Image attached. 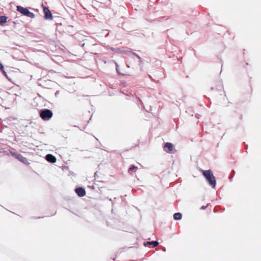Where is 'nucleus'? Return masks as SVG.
Listing matches in <instances>:
<instances>
[{
  "instance_id": "obj_1",
  "label": "nucleus",
  "mask_w": 261,
  "mask_h": 261,
  "mask_svg": "<svg viewBox=\"0 0 261 261\" xmlns=\"http://www.w3.org/2000/svg\"><path fill=\"white\" fill-rule=\"evenodd\" d=\"M202 174L205 177L209 184L214 188L216 186V181L211 170H202Z\"/></svg>"
},
{
  "instance_id": "obj_2",
  "label": "nucleus",
  "mask_w": 261,
  "mask_h": 261,
  "mask_svg": "<svg viewBox=\"0 0 261 261\" xmlns=\"http://www.w3.org/2000/svg\"><path fill=\"white\" fill-rule=\"evenodd\" d=\"M16 8L17 10L23 15L31 18L35 17V14L32 12H31L27 8H24L20 6H17Z\"/></svg>"
},
{
  "instance_id": "obj_3",
  "label": "nucleus",
  "mask_w": 261,
  "mask_h": 261,
  "mask_svg": "<svg viewBox=\"0 0 261 261\" xmlns=\"http://www.w3.org/2000/svg\"><path fill=\"white\" fill-rule=\"evenodd\" d=\"M40 117L44 120H48L53 117L52 112L48 109H44L40 112Z\"/></svg>"
},
{
  "instance_id": "obj_4",
  "label": "nucleus",
  "mask_w": 261,
  "mask_h": 261,
  "mask_svg": "<svg viewBox=\"0 0 261 261\" xmlns=\"http://www.w3.org/2000/svg\"><path fill=\"white\" fill-rule=\"evenodd\" d=\"M11 154L22 163L25 165L29 164L28 159L22 156L21 154L11 152Z\"/></svg>"
},
{
  "instance_id": "obj_5",
  "label": "nucleus",
  "mask_w": 261,
  "mask_h": 261,
  "mask_svg": "<svg viewBox=\"0 0 261 261\" xmlns=\"http://www.w3.org/2000/svg\"><path fill=\"white\" fill-rule=\"evenodd\" d=\"M43 10L44 14V19L52 20L53 19V16L49 9L47 7L43 6Z\"/></svg>"
},
{
  "instance_id": "obj_6",
  "label": "nucleus",
  "mask_w": 261,
  "mask_h": 261,
  "mask_svg": "<svg viewBox=\"0 0 261 261\" xmlns=\"http://www.w3.org/2000/svg\"><path fill=\"white\" fill-rule=\"evenodd\" d=\"M75 191L80 197H83L86 195V192L84 189L81 187L75 189Z\"/></svg>"
},
{
  "instance_id": "obj_7",
  "label": "nucleus",
  "mask_w": 261,
  "mask_h": 261,
  "mask_svg": "<svg viewBox=\"0 0 261 261\" xmlns=\"http://www.w3.org/2000/svg\"><path fill=\"white\" fill-rule=\"evenodd\" d=\"M164 149L166 152H170L173 149V145L171 143H165L164 146Z\"/></svg>"
},
{
  "instance_id": "obj_8",
  "label": "nucleus",
  "mask_w": 261,
  "mask_h": 261,
  "mask_svg": "<svg viewBox=\"0 0 261 261\" xmlns=\"http://www.w3.org/2000/svg\"><path fill=\"white\" fill-rule=\"evenodd\" d=\"M46 160L50 163H54L56 162L57 160L55 156L51 154H48L46 155Z\"/></svg>"
},
{
  "instance_id": "obj_9",
  "label": "nucleus",
  "mask_w": 261,
  "mask_h": 261,
  "mask_svg": "<svg viewBox=\"0 0 261 261\" xmlns=\"http://www.w3.org/2000/svg\"><path fill=\"white\" fill-rule=\"evenodd\" d=\"M173 218L175 220H179L182 218V215L180 213H176L174 214Z\"/></svg>"
},
{
  "instance_id": "obj_10",
  "label": "nucleus",
  "mask_w": 261,
  "mask_h": 261,
  "mask_svg": "<svg viewBox=\"0 0 261 261\" xmlns=\"http://www.w3.org/2000/svg\"><path fill=\"white\" fill-rule=\"evenodd\" d=\"M7 17L5 16H0V24H3L7 22Z\"/></svg>"
},
{
  "instance_id": "obj_11",
  "label": "nucleus",
  "mask_w": 261,
  "mask_h": 261,
  "mask_svg": "<svg viewBox=\"0 0 261 261\" xmlns=\"http://www.w3.org/2000/svg\"><path fill=\"white\" fill-rule=\"evenodd\" d=\"M146 244L153 245L154 247H156L159 245V243L158 242L155 241L152 242H147L146 243L144 244V245L146 246Z\"/></svg>"
},
{
  "instance_id": "obj_12",
  "label": "nucleus",
  "mask_w": 261,
  "mask_h": 261,
  "mask_svg": "<svg viewBox=\"0 0 261 261\" xmlns=\"http://www.w3.org/2000/svg\"><path fill=\"white\" fill-rule=\"evenodd\" d=\"M137 169H138V167L137 166H135V165H132L128 169V172L129 173L132 174V172L135 171V170Z\"/></svg>"
},
{
  "instance_id": "obj_13",
  "label": "nucleus",
  "mask_w": 261,
  "mask_h": 261,
  "mask_svg": "<svg viewBox=\"0 0 261 261\" xmlns=\"http://www.w3.org/2000/svg\"><path fill=\"white\" fill-rule=\"evenodd\" d=\"M0 69L3 70L4 73L6 75V72L4 70V66L1 63H0Z\"/></svg>"
},
{
  "instance_id": "obj_14",
  "label": "nucleus",
  "mask_w": 261,
  "mask_h": 261,
  "mask_svg": "<svg viewBox=\"0 0 261 261\" xmlns=\"http://www.w3.org/2000/svg\"><path fill=\"white\" fill-rule=\"evenodd\" d=\"M206 207H207V205H206V206H202L201 207V209H202V210H204V209H205V208H206Z\"/></svg>"
}]
</instances>
